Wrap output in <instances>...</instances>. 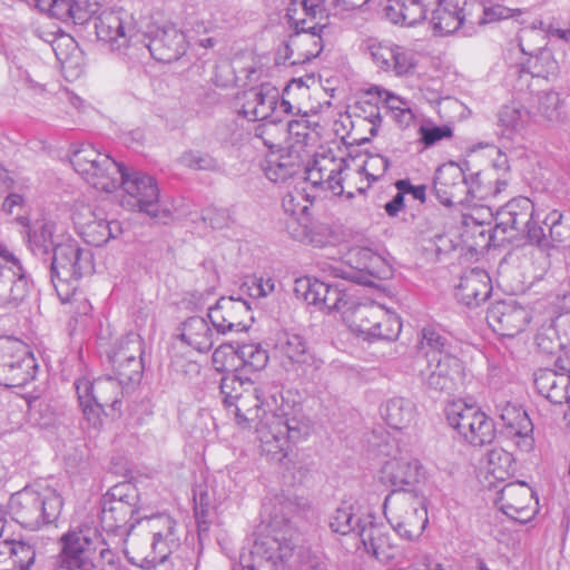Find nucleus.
<instances>
[{"instance_id": "f257e3e1", "label": "nucleus", "mask_w": 570, "mask_h": 570, "mask_svg": "<svg viewBox=\"0 0 570 570\" xmlns=\"http://www.w3.org/2000/svg\"><path fill=\"white\" fill-rule=\"evenodd\" d=\"M220 394L238 426L246 429L254 423L262 454L269 461L284 463L293 445L309 435V422L304 415L291 416L279 407L275 394L261 391L250 379L234 373L224 375Z\"/></svg>"}, {"instance_id": "f03ea898", "label": "nucleus", "mask_w": 570, "mask_h": 570, "mask_svg": "<svg viewBox=\"0 0 570 570\" xmlns=\"http://www.w3.org/2000/svg\"><path fill=\"white\" fill-rule=\"evenodd\" d=\"M295 292L308 304L340 313L348 328L364 341H394L401 333L396 313L374 302H362L355 285L304 277L296 279Z\"/></svg>"}, {"instance_id": "7ed1b4c3", "label": "nucleus", "mask_w": 570, "mask_h": 570, "mask_svg": "<svg viewBox=\"0 0 570 570\" xmlns=\"http://www.w3.org/2000/svg\"><path fill=\"white\" fill-rule=\"evenodd\" d=\"M470 217L479 225L494 219V227L489 235V245L500 246L505 240L520 235L527 236L530 243L540 247L547 242L543 227L535 216L534 205L527 197L511 199L500 207L495 215L490 207L475 208Z\"/></svg>"}, {"instance_id": "20e7f679", "label": "nucleus", "mask_w": 570, "mask_h": 570, "mask_svg": "<svg viewBox=\"0 0 570 570\" xmlns=\"http://www.w3.org/2000/svg\"><path fill=\"white\" fill-rule=\"evenodd\" d=\"M95 271L94 255L77 240L68 238L57 243L51 258L50 276L56 293L62 303L71 301L78 281Z\"/></svg>"}, {"instance_id": "39448f33", "label": "nucleus", "mask_w": 570, "mask_h": 570, "mask_svg": "<svg viewBox=\"0 0 570 570\" xmlns=\"http://www.w3.org/2000/svg\"><path fill=\"white\" fill-rule=\"evenodd\" d=\"M98 39L105 42L109 50L129 59L145 55V36L138 28L132 12L122 8L104 10L95 20Z\"/></svg>"}, {"instance_id": "423d86ee", "label": "nucleus", "mask_w": 570, "mask_h": 570, "mask_svg": "<svg viewBox=\"0 0 570 570\" xmlns=\"http://www.w3.org/2000/svg\"><path fill=\"white\" fill-rule=\"evenodd\" d=\"M98 39L105 42L109 50L129 59L145 55V36L138 28L132 12L122 8L104 10L95 20Z\"/></svg>"}, {"instance_id": "0eeeda50", "label": "nucleus", "mask_w": 570, "mask_h": 570, "mask_svg": "<svg viewBox=\"0 0 570 570\" xmlns=\"http://www.w3.org/2000/svg\"><path fill=\"white\" fill-rule=\"evenodd\" d=\"M62 504L60 494L50 487H26L11 495L9 509L18 523L36 530L56 521Z\"/></svg>"}, {"instance_id": "6e6552de", "label": "nucleus", "mask_w": 570, "mask_h": 570, "mask_svg": "<svg viewBox=\"0 0 570 570\" xmlns=\"http://www.w3.org/2000/svg\"><path fill=\"white\" fill-rule=\"evenodd\" d=\"M379 452L387 456L381 469L382 480L395 490L410 491L425 479V469L406 440L389 438L379 445Z\"/></svg>"}, {"instance_id": "1a4fd4ad", "label": "nucleus", "mask_w": 570, "mask_h": 570, "mask_svg": "<svg viewBox=\"0 0 570 570\" xmlns=\"http://www.w3.org/2000/svg\"><path fill=\"white\" fill-rule=\"evenodd\" d=\"M118 186L124 191L121 205L127 209L145 213L164 223L171 217L170 210L159 202V188L151 176L140 171L128 173L122 166Z\"/></svg>"}, {"instance_id": "9d476101", "label": "nucleus", "mask_w": 570, "mask_h": 570, "mask_svg": "<svg viewBox=\"0 0 570 570\" xmlns=\"http://www.w3.org/2000/svg\"><path fill=\"white\" fill-rule=\"evenodd\" d=\"M70 161L73 169L94 188L106 193L117 189L122 165L92 145L82 144L72 153Z\"/></svg>"}, {"instance_id": "9b49d317", "label": "nucleus", "mask_w": 570, "mask_h": 570, "mask_svg": "<svg viewBox=\"0 0 570 570\" xmlns=\"http://www.w3.org/2000/svg\"><path fill=\"white\" fill-rule=\"evenodd\" d=\"M37 361L29 346L12 337H0V385L21 387L36 377Z\"/></svg>"}, {"instance_id": "f8f14e48", "label": "nucleus", "mask_w": 570, "mask_h": 570, "mask_svg": "<svg viewBox=\"0 0 570 570\" xmlns=\"http://www.w3.org/2000/svg\"><path fill=\"white\" fill-rule=\"evenodd\" d=\"M449 424L471 445L482 446L493 441V421L480 407L458 400L445 409Z\"/></svg>"}, {"instance_id": "ddd939ff", "label": "nucleus", "mask_w": 570, "mask_h": 570, "mask_svg": "<svg viewBox=\"0 0 570 570\" xmlns=\"http://www.w3.org/2000/svg\"><path fill=\"white\" fill-rule=\"evenodd\" d=\"M381 263V257L367 247L351 248L345 259H331L320 263L321 271L331 277L341 278L337 283H344L346 286L367 285L371 278L376 275V267Z\"/></svg>"}, {"instance_id": "4468645a", "label": "nucleus", "mask_w": 570, "mask_h": 570, "mask_svg": "<svg viewBox=\"0 0 570 570\" xmlns=\"http://www.w3.org/2000/svg\"><path fill=\"white\" fill-rule=\"evenodd\" d=\"M101 533L88 525L71 530L61 537V563L71 570H94L96 547Z\"/></svg>"}, {"instance_id": "2eb2a0df", "label": "nucleus", "mask_w": 570, "mask_h": 570, "mask_svg": "<svg viewBox=\"0 0 570 570\" xmlns=\"http://www.w3.org/2000/svg\"><path fill=\"white\" fill-rule=\"evenodd\" d=\"M72 220L78 235L94 246H101L121 234L119 222L107 219L104 210L88 204L76 203Z\"/></svg>"}, {"instance_id": "dca6fc26", "label": "nucleus", "mask_w": 570, "mask_h": 570, "mask_svg": "<svg viewBox=\"0 0 570 570\" xmlns=\"http://www.w3.org/2000/svg\"><path fill=\"white\" fill-rule=\"evenodd\" d=\"M547 29L542 21L539 27H525L518 35V45L523 55L529 56L528 71L533 77L548 79L553 76L558 69V63L552 53L544 49Z\"/></svg>"}, {"instance_id": "f3484780", "label": "nucleus", "mask_w": 570, "mask_h": 570, "mask_svg": "<svg viewBox=\"0 0 570 570\" xmlns=\"http://www.w3.org/2000/svg\"><path fill=\"white\" fill-rule=\"evenodd\" d=\"M273 348L275 356L287 371L306 373L308 368L318 370L323 364V361L309 351L306 340L294 332H277L273 338Z\"/></svg>"}, {"instance_id": "a211bd4d", "label": "nucleus", "mask_w": 570, "mask_h": 570, "mask_svg": "<svg viewBox=\"0 0 570 570\" xmlns=\"http://www.w3.org/2000/svg\"><path fill=\"white\" fill-rule=\"evenodd\" d=\"M142 35L145 53L148 52L157 61H176L187 50L184 32L173 23L151 24Z\"/></svg>"}, {"instance_id": "6ab92c4d", "label": "nucleus", "mask_w": 570, "mask_h": 570, "mask_svg": "<svg viewBox=\"0 0 570 570\" xmlns=\"http://www.w3.org/2000/svg\"><path fill=\"white\" fill-rule=\"evenodd\" d=\"M142 338L136 333H129L116 345L109 355L116 379L124 385L135 384L142 376Z\"/></svg>"}, {"instance_id": "aec40b11", "label": "nucleus", "mask_w": 570, "mask_h": 570, "mask_svg": "<svg viewBox=\"0 0 570 570\" xmlns=\"http://www.w3.org/2000/svg\"><path fill=\"white\" fill-rule=\"evenodd\" d=\"M421 376L430 389L450 394L463 385L464 366L454 354H443L435 360H426Z\"/></svg>"}, {"instance_id": "412c9836", "label": "nucleus", "mask_w": 570, "mask_h": 570, "mask_svg": "<svg viewBox=\"0 0 570 570\" xmlns=\"http://www.w3.org/2000/svg\"><path fill=\"white\" fill-rule=\"evenodd\" d=\"M367 49L380 70L396 77L413 73L419 62L413 49L390 41H372Z\"/></svg>"}, {"instance_id": "4be33fe9", "label": "nucleus", "mask_w": 570, "mask_h": 570, "mask_svg": "<svg viewBox=\"0 0 570 570\" xmlns=\"http://www.w3.org/2000/svg\"><path fill=\"white\" fill-rule=\"evenodd\" d=\"M494 503L502 513L520 523H527L537 513L533 490L521 481L510 482L500 489Z\"/></svg>"}, {"instance_id": "5701e85b", "label": "nucleus", "mask_w": 570, "mask_h": 570, "mask_svg": "<svg viewBox=\"0 0 570 570\" xmlns=\"http://www.w3.org/2000/svg\"><path fill=\"white\" fill-rule=\"evenodd\" d=\"M132 491L129 483H119L102 497L100 522L106 531H116L130 520L135 512Z\"/></svg>"}, {"instance_id": "b1692460", "label": "nucleus", "mask_w": 570, "mask_h": 570, "mask_svg": "<svg viewBox=\"0 0 570 570\" xmlns=\"http://www.w3.org/2000/svg\"><path fill=\"white\" fill-rule=\"evenodd\" d=\"M431 24L435 32L449 35L455 32L464 23L474 24V11H480L476 0H435Z\"/></svg>"}, {"instance_id": "393cba45", "label": "nucleus", "mask_w": 570, "mask_h": 570, "mask_svg": "<svg viewBox=\"0 0 570 570\" xmlns=\"http://www.w3.org/2000/svg\"><path fill=\"white\" fill-rule=\"evenodd\" d=\"M208 317L220 334L244 332L253 320L250 307L246 301L234 296L220 297L208 309Z\"/></svg>"}, {"instance_id": "a878e982", "label": "nucleus", "mask_w": 570, "mask_h": 570, "mask_svg": "<svg viewBox=\"0 0 570 570\" xmlns=\"http://www.w3.org/2000/svg\"><path fill=\"white\" fill-rule=\"evenodd\" d=\"M487 322L498 334L513 337L525 328L530 314L513 299L500 301L488 309Z\"/></svg>"}, {"instance_id": "bb28decb", "label": "nucleus", "mask_w": 570, "mask_h": 570, "mask_svg": "<svg viewBox=\"0 0 570 570\" xmlns=\"http://www.w3.org/2000/svg\"><path fill=\"white\" fill-rule=\"evenodd\" d=\"M389 521L400 537L415 540L426 528L428 510L422 501L410 497L399 504Z\"/></svg>"}, {"instance_id": "cd10ccee", "label": "nucleus", "mask_w": 570, "mask_h": 570, "mask_svg": "<svg viewBox=\"0 0 570 570\" xmlns=\"http://www.w3.org/2000/svg\"><path fill=\"white\" fill-rule=\"evenodd\" d=\"M498 412L503 423V435L520 451H531L534 444L533 424L527 412L511 404L498 406Z\"/></svg>"}, {"instance_id": "c85d7f7f", "label": "nucleus", "mask_w": 570, "mask_h": 570, "mask_svg": "<svg viewBox=\"0 0 570 570\" xmlns=\"http://www.w3.org/2000/svg\"><path fill=\"white\" fill-rule=\"evenodd\" d=\"M468 190L465 173L451 163L441 166L434 177V191L439 202L448 207L469 203L465 197Z\"/></svg>"}, {"instance_id": "c756f323", "label": "nucleus", "mask_w": 570, "mask_h": 570, "mask_svg": "<svg viewBox=\"0 0 570 570\" xmlns=\"http://www.w3.org/2000/svg\"><path fill=\"white\" fill-rule=\"evenodd\" d=\"M147 529L153 535L151 561L164 563L179 546L175 520L165 513L153 515L146 520Z\"/></svg>"}, {"instance_id": "7c9ffc66", "label": "nucleus", "mask_w": 570, "mask_h": 570, "mask_svg": "<svg viewBox=\"0 0 570 570\" xmlns=\"http://www.w3.org/2000/svg\"><path fill=\"white\" fill-rule=\"evenodd\" d=\"M77 393L91 397L97 404L119 411L125 386L114 376L98 377L94 381L83 376L75 382Z\"/></svg>"}, {"instance_id": "2f4dec72", "label": "nucleus", "mask_w": 570, "mask_h": 570, "mask_svg": "<svg viewBox=\"0 0 570 570\" xmlns=\"http://www.w3.org/2000/svg\"><path fill=\"white\" fill-rule=\"evenodd\" d=\"M278 98V89L271 83L253 87L243 94L239 114L250 121L266 120L276 109Z\"/></svg>"}, {"instance_id": "473e14b6", "label": "nucleus", "mask_w": 570, "mask_h": 570, "mask_svg": "<svg viewBox=\"0 0 570 570\" xmlns=\"http://www.w3.org/2000/svg\"><path fill=\"white\" fill-rule=\"evenodd\" d=\"M330 7L322 0H292L286 10V19L291 28L296 30L324 29Z\"/></svg>"}, {"instance_id": "72a5a7b5", "label": "nucleus", "mask_w": 570, "mask_h": 570, "mask_svg": "<svg viewBox=\"0 0 570 570\" xmlns=\"http://www.w3.org/2000/svg\"><path fill=\"white\" fill-rule=\"evenodd\" d=\"M292 549L288 546L282 547L277 539L271 542L258 540L252 550L240 553L239 564L234 570H264L269 564H274L276 559L286 558Z\"/></svg>"}, {"instance_id": "f704fd0d", "label": "nucleus", "mask_w": 570, "mask_h": 570, "mask_svg": "<svg viewBox=\"0 0 570 570\" xmlns=\"http://www.w3.org/2000/svg\"><path fill=\"white\" fill-rule=\"evenodd\" d=\"M323 29L296 30L286 43V59L291 65H303L323 50Z\"/></svg>"}, {"instance_id": "c9c22d12", "label": "nucleus", "mask_w": 570, "mask_h": 570, "mask_svg": "<svg viewBox=\"0 0 570 570\" xmlns=\"http://www.w3.org/2000/svg\"><path fill=\"white\" fill-rule=\"evenodd\" d=\"M491 291L489 274L484 269L472 268L461 276L455 296L468 307H476L489 298Z\"/></svg>"}, {"instance_id": "e433bc0d", "label": "nucleus", "mask_w": 570, "mask_h": 570, "mask_svg": "<svg viewBox=\"0 0 570 570\" xmlns=\"http://www.w3.org/2000/svg\"><path fill=\"white\" fill-rule=\"evenodd\" d=\"M29 283L21 263L0 264V306H17L28 294Z\"/></svg>"}, {"instance_id": "4c0bfd02", "label": "nucleus", "mask_w": 570, "mask_h": 570, "mask_svg": "<svg viewBox=\"0 0 570 570\" xmlns=\"http://www.w3.org/2000/svg\"><path fill=\"white\" fill-rule=\"evenodd\" d=\"M40 11L59 20L79 19L86 20L98 12L97 0H36Z\"/></svg>"}, {"instance_id": "58836bf2", "label": "nucleus", "mask_w": 570, "mask_h": 570, "mask_svg": "<svg viewBox=\"0 0 570 570\" xmlns=\"http://www.w3.org/2000/svg\"><path fill=\"white\" fill-rule=\"evenodd\" d=\"M538 392L554 404L570 403V376L554 370L543 368L534 374Z\"/></svg>"}, {"instance_id": "ea45409f", "label": "nucleus", "mask_w": 570, "mask_h": 570, "mask_svg": "<svg viewBox=\"0 0 570 570\" xmlns=\"http://www.w3.org/2000/svg\"><path fill=\"white\" fill-rule=\"evenodd\" d=\"M36 550L23 540L0 541V570H29L35 563Z\"/></svg>"}, {"instance_id": "a19ab883", "label": "nucleus", "mask_w": 570, "mask_h": 570, "mask_svg": "<svg viewBox=\"0 0 570 570\" xmlns=\"http://www.w3.org/2000/svg\"><path fill=\"white\" fill-rule=\"evenodd\" d=\"M358 535L365 550L381 562H387L394 559L396 547L392 544L384 527L377 525L372 520H368L365 527L361 528Z\"/></svg>"}, {"instance_id": "79ce46f5", "label": "nucleus", "mask_w": 570, "mask_h": 570, "mask_svg": "<svg viewBox=\"0 0 570 570\" xmlns=\"http://www.w3.org/2000/svg\"><path fill=\"white\" fill-rule=\"evenodd\" d=\"M180 340L199 353L212 350L214 333L204 317L194 316L186 320L180 327Z\"/></svg>"}, {"instance_id": "37998d69", "label": "nucleus", "mask_w": 570, "mask_h": 570, "mask_svg": "<svg viewBox=\"0 0 570 570\" xmlns=\"http://www.w3.org/2000/svg\"><path fill=\"white\" fill-rule=\"evenodd\" d=\"M370 515L363 518L358 513V504L355 501H343L340 507L330 515V528L340 534L357 532L365 527Z\"/></svg>"}, {"instance_id": "c03bdc74", "label": "nucleus", "mask_w": 570, "mask_h": 570, "mask_svg": "<svg viewBox=\"0 0 570 570\" xmlns=\"http://www.w3.org/2000/svg\"><path fill=\"white\" fill-rule=\"evenodd\" d=\"M419 348L426 360H435L443 354H453V345L449 335L436 325H426L422 328Z\"/></svg>"}, {"instance_id": "a18cd8bd", "label": "nucleus", "mask_w": 570, "mask_h": 570, "mask_svg": "<svg viewBox=\"0 0 570 570\" xmlns=\"http://www.w3.org/2000/svg\"><path fill=\"white\" fill-rule=\"evenodd\" d=\"M513 455L504 449L495 448L487 454L485 479L489 485H495L497 481H505L515 472Z\"/></svg>"}, {"instance_id": "49530a36", "label": "nucleus", "mask_w": 570, "mask_h": 570, "mask_svg": "<svg viewBox=\"0 0 570 570\" xmlns=\"http://www.w3.org/2000/svg\"><path fill=\"white\" fill-rule=\"evenodd\" d=\"M529 119V111L520 104L512 102L502 106L498 112V126L501 129V135L512 139L525 129Z\"/></svg>"}, {"instance_id": "de8ad7c7", "label": "nucleus", "mask_w": 570, "mask_h": 570, "mask_svg": "<svg viewBox=\"0 0 570 570\" xmlns=\"http://www.w3.org/2000/svg\"><path fill=\"white\" fill-rule=\"evenodd\" d=\"M286 230L293 239L320 248L326 246L331 238L330 227L325 224L313 223L311 218L303 225L297 222L287 223Z\"/></svg>"}, {"instance_id": "09e8293b", "label": "nucleus", "mask_w": 570, "mask_h": 570, "mask_svg": "<svg viewBox=\"0 0 570 570\" xmlns=\"http://www.w3.org/2000/svg\"><path fill=\"white\" fill-rule=\"evenodd\" d=\"M265 176L273 183H285L301 170V165L292 155H269L264 164Z\"/></svg>"}, {"instance_id": "8fccbe9b", "label": "nucleus", "mask_w": 570, "mask_h": 570, "mask_svg": "<svg viewBox=\"0 0 570 570\" xmlns=\"http://www.w3.org/2000/svg\"><path fill=\"white\" fill-rule=\"evenodd\" d=\"M385 422L395 430L407 428L414 419V405L403 397H392L381 407Z\"/></svg>"}, {"instance_id": "3c124183", "label": "nucleus", "mask_w": 570, "mask_h": 570, "mask_svg": "<svg viewBox=\"0 0 570 570\" xmlns=\"http://www.w3.org/2000/svg\"><path fill=\"white\" fill-rule=\"evenodd\" d=\"M379 98L385 104L392 112L393 118L401 127L410 126L414 120L412 102L387 89L375 88Z\"/></svg>"}, {"instance_id": "603ef678", "label": "nucleus", "mask_w": 570, "mask_h": 570, "mask_svg": "<svg viewBox=\"0 0 570 570\" xmlns=\"http://www.w3.org/2000/svg\"><path fill=\"white\" fill-rule=\"evenodd\" d=\"M311 205L312 202L304 190L295 188L294 190L286 193L282 202L285 214L289 216L286 224L294 222H297L301 225L305 224L309 219L308 210Z\"/></svg>"}, {"instance_id": "864d4df0", "label": "nucleus", "mask_w": 570, "mask_h": 570, "mask_svg": "<svg viewBox=\"0 0 570 570\" xmlns=\"http://www.w3.org/2000/svg\"><path fill=\"white\" fill-rule=\"evenodd\" d=\"M56 225L52 222H43L38 229L29 234L28 244L36 255H48L57 245L53 239Z\"/></svg>"}, {"instance_id": "5fc2aeb1", "label": "nucleus", "mask_w": 570, "mask_h": 570, "mask_svg": "<svg viewBox=\"0 0 570 570\" xmlns=\"http://www.w3.org/2000/svg\"><path fill=\"white\" fill-rule=\"evenodd\" d=\"M343 173V161L335 158L321 157L316 158L311 168L307 170V179L313 185L323 186L326 180L334 174Z\"/></svg>"}, {"instance_id": "6e6d98bb", "label": "nucleus", "mask_w": 570, "mask_h": 570, "mask_svg": "<svg viewBox=\"0 0 570 570\" xmlns=\"http://www.w3.org/2000/svg\"><path fill=\"white\" fill-rule=\"evenodd\" d=\"M238 367H245L249 371L263 370L267 362V352L255 343L243 344L238 346Z\"/></svg>"}, {"instance_id": "4d7b16f0", "label": "nucleus", "mask_w": 570, "mask_h": 570, "mask_svg": "<svg viewBox=\"0 0 570 570\" xmlns=\"http://www.w3.org/2000/svg\"><path fill=\"white\" fill-rule=\"evenodd\" d=\"M79 405L82 409V414L88 426L94 430H99L102 426V414L106 413V406L97 404L91 397H82L81 393H77Z\"/></svg>"}, {"instance_id": "13d9d810", "label": "nucleus", "mask_w": 570, "mask_h": 570, "mask_svg": "<svg viewBox=\"0 0 570 570\" xmlns=\"http://www.w3.org/2000/svg\"><path fill=\"white\" fill-rule=\"evenodd\" d=\"M276 282L272 276H254L248 278L242 286L253 298L267 297L275 291Z\"/></svg>"}, {"instance_id": "bf43d9fd", "label": "nucleus", "mask_w": 570, "mask_h": 570, "mask_svg": "<svg viewBox=\"0 0 570 570\" xmlns=\"http://www.w3.org/2000/svg\"><path fill=\"white\" fill-rule=\"evenodd\" d=\"M179 161L181 165L196 170H215L218 168V161L209 154L189 150L184 153Z\"/></svg>"}, {"instance_id": "052dcab7", "label": "nucleus", "mask_w": 570, "mask_h": 570, "mask_svg": "<svg viewBox=\"0 0 570 570\" xmlns=\"http://www.w3.org/2000/svg\"><path fill=\"white\" fill-rule=\"evenodd\" d=\"M238 347L230 344L219 345L213 353V362L217 370L233 371L238 368Z\"/></svg>"}, {"instance_id": "680f3d73", "label": "nucleus", "mask_w": 570, "mask_h": 570, "mask_svg": "<svg viewBox=\"0 0 570 570\" xmlns=\"http://www.w3.org/2000/svg\"><path fill=\"white\" fill-rule=\"evenodd\" d=\"M511 9L502 4H493L489 7L481 6L480 11H474V24L493 23L508 19L512 16Z\"/></svg>"}, {"instance_id": "e2e57ef3", "label": "nucleus", "mask_w": 570, "mask_h": 570, "mask_svg": "<svg viewBox=\"0 0 570 570\" xmlns=\"http://www.w3.org/2000/svg\"><path fill=\"white\" fill-rule=\"evenodd\" d=\"M402 26L412 27L426 17V9L420 0H402Z\"/></svg>"}, {"instance_id": "0e129e2a", "label": "nucleus", "mask_w": 570, "mask_h": 570, "mask_svg": "<svg viewBox=\"0 0 570 570\" xmlns=\"http://www.w3.org/2000/svg\"><path fill=\"white\" fill-rule=\"evenodd\" d=\"M420 139L425 147H431L444 138L452 136V130L448 126L422 125L419 128Z\"/></svg>"}, {"instance_id": "69168bd1", "label": "nucleus", "mask_w": 570, "mask_h": 570, "mask_svg": "<svg viewBox=\"0 0 570 570\" xmlns=\"http://www.w3.org/2000/svg\"><path fill=\"white\" fill-rule=\"evenodd\" d=\"M286 130L293 141L292 144H307L311 136L308 120L305 117L289 120L286 125Z\"/></svg>"}, {"instance_id": "338daca9", "label": "nucleus", "mask_w": 570, "mask_h": 570, "mask_svg": "<svg viewBox=\"0 0 570 570\" xmlns=\"http://www.w3.org/2000/svg\"><path fill=\"white\" fill-rule=\"evenodd\" d=\"M96 560H100L102 563L115 568L120 563V557L116 551L110 549L102 535L100 538V544L96 547Z\"/></svg>"}, {"instance_id": "774afa93", "label": "nucleus", "mask_w": 570, "mask_h": 570, "mask_svg": "<svg viewBox=\"0 0 570 570\" xmlns=\"http://www.w3.org/2000/svg\"><path fill=\"white\" fill-rule=\"evenodd\" d=\"M389 159L384 156L372 157L365 165L366 175L373 181L377 180L389 168Z\"/></svg>"}]
</instances>
